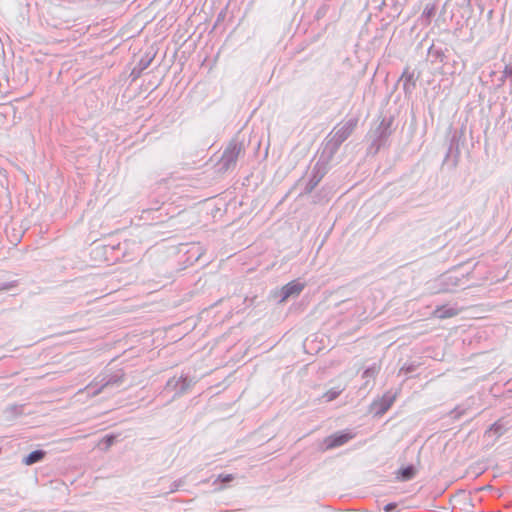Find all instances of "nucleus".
Listing matches in <instances>:
<instances>
[{
    "label": "nucleus",
    "mask_w": 512,
    "mask_h": 512,
    "mask_svg": "<svg viewBox=\"0 0 512 512\" xmlns=\"http://www.w3.org/2000/svg\"><path fill=\"white\" fill-rule=\"evenodd\" d=\"M242 151V146L237 143H230L224 150L222 157L219 161L221 169L227 171L233 168L238 160V157Z\"/></svg>",
    "instance_id": "nucleus-1"
},
{
    "label": "nucleus",
    "mask_w": 512,
    "mask_h": 512,
    "mask_svg": "<svg viewBox=\"0 0 512 512\" xmlns=\"http://www.w3.org/2000/svg\"><path fill=\"white\" fill-rule=\"evenodd\" d=\"M354 437L351 433H336L324 439L326 449H333L344 445Z\"/></svg>",
    "instance_id": "nucleus-2"
},
{
    "label": "nucleus",
    "mask_w": 512,
    "mask_h": 512,
    "mask_svg": "<svg viewBox=\"0 0 512 512\" xmlns=\"http://www.w3.org/2000/svg\"><path fill=\"white\" fill-rule=\"evenodd\" d=\"M304 286L305 285L303 283H300L299 281L296 280L287 283L282 288V301L287 300L292 295H299L301 291L304 289Z\"/></svg>",
    "instance_id": "nucleus-3"
},
{
    "label": "nucleus",
    "mask_w": 512,
    "mask_h": 512,
    "mask_svg": "<svg viewBox=\"0 0 512 512\" xmlns=\"http://www.w3.org/2000/svg\"><path fill=\"white\" fill-rule=\"evenodd\" d=\"M460 309L449 306H439L433 312V317L438 319L452 318L460 313Z\"/></svg>",
    "instance_id": "nucleus-4"
},
{
    "label": "nucleus",
    "mask_w": 512,
    "mask_h": 512,
    "mask_svg": "<svg viewBox=\"0 0 512 512\" xmlns=\"http://www.w3.org/2000/svg\"><path fill=\"white\" fill-rule=\"evenodd\" d=\"M395 396L386 394L384 395L378 402H375L374 405L379 406V413L384 414L394 403Z\"/></svg>",
    "instance_id": "nucleus-5"
},
{
    "label": "nucleus",
    "mask_w": 512,
    "mask_h": 512,
    "mask_svg": "<svg viewBox=\"0 0 512 512\" xmlns=\"http://www.w3.org/2000/svg\"><path fill=\"white\" fill-rule=\"evenodd\" d=\"M45 456V452L41 450H35L26 456L23 460L25 465H32L36 462L41 461Z\"/></svg>",
    "instance_id": "nucleus-6"
},
{
    "label": "nucleus",
    "mask_w": 512,
    "mask_h": 512,
    "mask_svg": "<svg viewBox=\"0 0 512 512\" xmlns=\"http://www.w3.org/2000/svg\"><path fill=\"white\" fill-rule=\"evenodd\" d=\"M416 474V469L413 466H407L401 468L397 473V478L402 481H407L412 479Z\"/></svg>",
    "instance_id": "nucleus-7"
},
{
    "label": "nucleus",
    "mask_w": 512,
    "mask_h": 512,
    "mask_svg": "<svg viewBox=\"0 0 512 512\" xmlns=\"http://www.w3.org/2000/svg\"><path fill=\"white\" fill-rule=\"evenodd\" d=\"M436 7L433 4H428L425 6L423 10V16H425L427 19H430L435 15Z\"/></svg>",
    "instance_id": "nucleus-8"
},
{
    "label": "nucleus",
    "mask_w": 512,
    "mask_h": 512,
    "mask_svg": "<svg viewBox=\"0 0 512 512\" xmlns=\"http://www.w3.org/2000/svg\"><path fill=\"white\" fill-rule=\"evenodd\" d=\"M115 438L116 437L114 435H107L100 441L99 444L103 445L104 449H108L114 443Z\"/></svg>",
    "instance_id": "nucleus-9"
},
{
    "label": "nucleus",
    "mask_w": 512,
    "mask_h": 512,
    "mask_svg": "<svg viewBox=\"0 0 512 512\" xmlns=\"http://www.w3.org/2000/svg\"><path fill=\"white\" fill-rule=\"evenodd\" d=\"M339 394L340 391L331 390L326 392L323 397L326 399V401H332L337 398Z\"/></svg>",
    "instance_id": "nucleus-10"
},
{
    "label": "nucleus",
    "mask_w": 512,
    "mask_h": 512,
    "mask_svg": "<svg viewBox=\"0 0 512 512\" xmlns=\"http://www.w3.org/2000/svg\"><path fill=\"white\" fill-rule=\"evenodd\" d=\"M218 479L222 482H230L234 479V476L232 474L219 475Z\"/></svg>",
    "instance_id": "nucleus-11"
},
{
    "label": "nucleus",
    "mask_w": 512,
    "mask_h": 512,
    "mask_svg": "<svg viewBox=\"0 0 512 512\" xmlns=\"http://www.w3.org/2000/svg\"><path fill=\"white\" fill-rule=\"evenodd\" d=\"M396 506L397 505L395 503H389V504L385 505L384 511L391 512L392 510H394L396 508Z\"/></svg>",
    "instance_id": "nucleus-12"
}]
</instances>
